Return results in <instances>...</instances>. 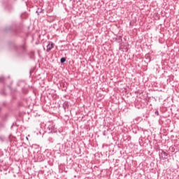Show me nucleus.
Listing matches in <instances>:
<instances>
[{"label":"nucleus","instance_id":"f8f14e48","mask_svg":"<svg viewBox=\"0 0 179 179\" xmlns=\"http://www.w3.org/2000/svg\"><path fill=\"white\" fill-rule=\"evenodd\" d=\"M155 113L156 115H159V111L158 110L155 111Z\"/></svg>","mask_w":179,"mask_h":179},{"label":"nucleus","instance_id":"423d86ee","mask_svg":"<svg viewBox=\"0 0 179 179\" xmlns=\"http://www.w3.org/2000/svg\"><path fill=\"white\" fill-rule=\"evenodd\" d=\"M48 133L49 134H51L52 132V126H49L48 127Z\"/></svg>","mask_w":179,"mask_h":179},{"label":"nucleus","instance_id":"9b49d317","mask_svg":"<svg viewBox=\"0 0 179 179\" xmlns=\"http://www.w3.org/2000/svg\"><path fill=\"white\" fill-rule=\"evenodd\" d=\"M103 136H106L107 135V134L106 133V131H103Z\"/></svg>","mask_w":179,"mask_h":179},{"label":"nucleus","instance_id":"7ed1b4c3","mask_svg":"<svg viewBox=\"0 0 179 179\" xmlns=\"http://www.w3.org/2000/svg\"><path fill=\"white\" fill-rule=\"evenodd\" d=\"M54 45H55V44H54V43L49 42V43L46 46L47 52H50V51H51V50H52V48H54Z\"/></svg>","mask_w":179,"mask_h":179},{"label":"nucleus","instance_id":"39448f33","mask_svg":"<svg viewBox=\"0 0 179 179\" xmlns=\"http://www.w3.org/2000/svg\"><path fill=\"white\" fill-rule=\"evenodd\" d=\"M65 61H66V58H65V57H62L60 59L61 64L65 63Z\"/></svg>","mask_w":179,"mask_h":179},{"label":"nucleus","instance_id":"f03ea898","mask_svg":"<svg viewBox=\"0 0 179 179\" xmlns=\"http://www.w3.org/2000/svg\"><path fill=\"white\" fill-rule=\"evenodd\" d=\"M159 159H162V160H166V159L169 158V153L167 152V151L159 150Z\"/></svg>","mask_w":179,"mask_h":179},{"label":"nucleus","instance_id":"ddd939ff","mask_svg":"<svg viewBox=\"0 0 179 179\" xmlns=\"http://www.w3.org/2000/svg\"><path fill=\"white\" fill-rule=\"evenodd\" d=\"M8 87L10 89V86H8Z\"/></svg>","mask_w":179,"mask_h":179},{"label":"nucleus","instance_id":"9d476101","mask_svg":"<svg viewBox=\"0 0 179 179\" xmlns=\"http://www.w3.org/2000/svg\"><path fill=\"white\" fill-rule=\"evenodd\" d=\"M68 106V101H65L64 103H63V106Z\"/></svg>","mask_w":179,"mask_h":179},{"label":"nucleus","instance_id":"4468645a","mask_svg":"<svg viewBox=\"0 0 179 179\" xmlns=\"http://www.w3.org/2000/svg\"><path fill=\"white\" fill-rule=\"evenodd\" d=\"M0 139H2V138H1V137H0Z\"/></svg>","mask_w":179,"mask_h":179},{"label":"nucleus","instance_id":"1a4fd4ad","mask_svg":"<svg viewBox=\"0 0 179 179\" xmlns=\"http://www.w3.org/2000/svg\"><path fill=\"white\" fill-rule=\"evenodd\" d=\"M3 80H5V78L4 77H0V83H2L3 82Z\"/></svg>","mask_w":179,"mask_h":179},{"label":"nucleus","instance_id":"0eeeda50","mask_svg":"<svg viewBox=\"0 0 179 179\" xmlns=\"http://www.w3.org/2000/svg\"><path fill=\"white\" fill-rule=\"evenodd\" d=\"M145 59L148 61V62H150V61H152V59L150 56H145Z\"/></svg>","mask_w":179,"mask_h":179},{"label":"nucleus","instance_id":"20e7f679","mask_svg":"<svg viewBox=\"0 0 179 179\" xmlns=\"http://www.w3.org/2000/svg\"><path fill=\"white\" fill-rule=\"evenodd\" d=\"M117 40H118V43H122V36H119L117 37Z\"/></svg>","mask_w":179,"mask_h":179},{"label":"nucleus","instance_id":"6e6552de","mask_svg":"<svg viewBox=\"0 0 179 179\" xmlns=\"http://www.w3.org/2000/svg\"><path fill=\"white\" fill-rule=\"evenodd\" d=\"M36 13H38V15H40V13H43V10L38 9V10H36Z\"/></svg>","mask_w":179,"mask_h":179},{"label":"nucleus","instance_id":"f257e3e1","mask_svg":"<svg viewBox=\"0 0 179 179\" xmlns=\"http://www.w3.org/2000/svg\"><path fill=\"white\" fill-rule=\"evenodd\" d=\"M12 48L14 50L17 55H20L21 54H23L24 51H26V44L24 43L21 45H13Z\"/></svg>","mask_w":179,"mask_h":179},{"label":"nucleus","instance_id":"2eb2a0df","mask_svg":"<svg viewBox=\"0 0 179 179\" xmlns=\"http://www.w3.org/2000/svg\"><path fill=\"white\" fill-rule=\"evenodd\" d=\"M0 111H1V108H0Z\"/></svg>","mask_w":179,"mask_h":179}]
</instances>
